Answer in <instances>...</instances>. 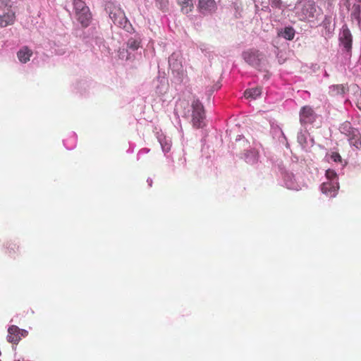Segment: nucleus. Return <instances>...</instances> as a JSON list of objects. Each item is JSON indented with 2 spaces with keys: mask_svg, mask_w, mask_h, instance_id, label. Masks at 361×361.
<instances>
[{
  "mask_svg": "<svg viewBox=\"0 0 361 361\" xmlns=\"http://www.w3.org/2000/svg\"><path fill=\"white\" fill-rule=\"evenodd\" d=\"M20 336L21 337H26L28 335V331L25 329H20Z\"/></svg>",
  "mask_w": 361,
  "mask_h": 361,
  "instance_id": "36",
  "label": "nucleus"
},
{
  "mask_svg": "<svg viewBox=\"0 0 361 361\" xmlns=\"http://www.w3.org/2000/svg\"><path fill=\"white\" fill-rule=\"evenodd\" d=\"M105 9L114 25L128 30L130 26L129 21L118 4L115 1H109L106 4Z\"/></svg>",
  "mask_w": 361,
  "mask_h": 361,
  "instance_id": "3",
  "label": "nucleus"
},
{
  "mask_svg": "<svg viewBox=\"0 0 361 361\" xmlns=\"http://www.w3.org/2000/svg\"><path fill=\"white\" fill-rule=\"evenodd\" d=\"M331 159L335 162L341 161V157L338 152H332L331 154Z\"/></svg>",
  "mask_w": 361,
  "mask_h": 361,
  "instance_id": "34",
  "label": "nucleus"
},
{
  "mask_svg": "<svg viewBox=\"0 0 361 361\" xmlns=\"http://www.w3.org/2000/svg\"><path fill=\"white\" fill-rule=\"evenodd\" d=\"M339 188L338 181H326L322 184L321 191L329 197H334L336 195Z\"/></svg>",
  "mask_w": 361,
  "mask_h": 361,
  "instance_id": "12",
  "label": "nucleus"
},
{
  "mask_svg": "<svg viewBox=\"0 0 361 361\" xmlns=\"http://www.w3.org/2000/svg\"><path fill=\"white\" fill-rule=\"evenodd\" d=\"M76 135L72 133L68 138L63 140V145L67 149H73L76 145Z\"/></svg>",
  "mask_w": 361,
  "mask_h": 361,
  "instance_id": "24",
  "label": "nucleus"
},
{
  "mask_svg": "<svg viewBox=\"0 0 361 361\" xmlns=\"http://www.w3.org/2000/svg\"><path fill=\"white\" fill-rule=\"evenodd\" d=\"M273 130H274L275 135L279 136V140L281 142H283L286 141V137L284 133H283L282 130L280 128H279V127L274 128H273Z\"/></svg>",
  "mask_w": 361,
  "mask_h": 361,
  "instance_id": "30",
  "label": "nucleus"
},
{
  "mask_svg": "<svg viewBox=\"0 0 361 361\" xmlns=\"http://www.w3.org/2000/svg\"><path fill=\"white\" fill-rule=\"evenodd\" d=\"M192 124L197 128H202L204 126V120L205 118V113L202 104L199 99H195L192 103Z\"/></svg>",
  "mask_w": 361,
  "mask_h": 361,
  "instance_id": "8",
  "label": "nucleus"
},
{
  "mask_svg": "<svg viewBox=\"0 0 361 361\" xmlns=\"http://www.w3.org/2000/svg\"><path fill=\"white\" fill-rule=\"evenodd\" d=\"M271 7L276 8H280L281 6V0H269Z\"/></svg>",
  "mask_w": 361,
  "mask_h": 361,
  "instance_id": "33",
  "label": "nucleus"
},
{
  "mask_svg": "<svg viewBox=\"0 0 361 361\" xmlns=\"http://www.w3.org/2000/svg\"><path fill=\"white\" fill-rule=\"evenodd\" d=\"M73 7L75 10V14L83 11L85 8H89L85 3L82 0H74L73 1Z\"/></svg>",
  "mask_w": 361,
  "mask_h": 361,
  "instance_id": "26",
  "label": "nucleus"
},
{
  "mask_svg": "<svg viewBox=\"0 0 361 361\" xmlns=\"http://www.w3.org/2000/svg\"><path fill=\"white\" fill-rule=\"evenodd\" d=\"M87 31L91 32L92 35V37L86 35L85 32H84L83 35L81 37L86 43H92L93 41H94L96 44L102 42V37L97 35H94V33L97 32L96 29L94 27H91Z\"/></svg>",
  "mask_w": 361,
  "mask_h": 361,
  "instance_id": "21",
  "label": "nucleus"
},
{
  "mask_svg": "<svg viewBox=\"0 0 361 361\" xmlns=\"http://www.w3.org/2000/svg\"><path fill=\"white\" fill-rule=\"evenodd\" d=\"M75 18L82 27H87L92 19V15L89 8H85L83 11L75 13Z\"/></svg>",
  "mask_w": 361,
  "mask_h": 361,
  "instance_id": "16",
  "label": "nucleus"
},
{
  "mask_svg": "<svg viewBox=\"0 0 361 361\" xmlns=\"http://www.w3.org/2000/svg\"><path fill=\"white\" fill-rule=\"evenodd\" d=\"M295 31L291 26H286L279 29L277 35L279 37L284 38L287 40H292L295 37Z\"/></svg>",
  "mask_w": 361,
  "mask_h": 361,
  "instance_id": "19",
  "label": "nucleus"
},
{
  "mask_svg": "<svg viewBox=\"0 0 361 361\" xmlns=\"http://www.w3.org/2000/svg\"><path fill=\"white\" fill-rule=\"evenodd\" d=\"M32 55V50L27 46H23L17 51V58L21 63H27Z\"/></svg>",
  "mask_w": 361,
  "mask_h": 361,
  "instance_id": "15",
  "label": "nucleus"
},
{
  "mask_svg": "<svg viewBox=\"0 0 361 361\" xmlns=\"http://www.w3.org/2000/svg\"><path fill=\"white\" fill-rule=\"evenodd\" d=\"M340 132L344 135L350 145L360 149L361 147V135L357 128L352 127L350 122L345 121L339 127Z\"/></svg>",
  "mask_w": 361,
  "mask_h": 361,
  "instance_id": "5",
  "label": "nucleus"
},
{
  "mask_svg": "<svg viewBox=\"0 0 361 361\" xmlns=\"http://www.w3.org/2000/svg\"><path fill=\"white\" fill-rule=\"evenodd\" d=\"M302 4L301 16L304 20L313 22L316 12L314 0H300Z\"/></svg>",
  "mask_w": 361,
  "mask_h": 361,
  "instance_id": "11",
  "label": "nucleus"
},
{
  "mask_svg": "<svg viewBox=\"0 0 361 361\" xmlns=\"http://www.w3.org/2000/svg\"><path fill=\"white\" fill-rule=\"evenodd\" d=\"M244 159L246 163L254 165L259 161V155L257 150L254 148L247 149L244 153Z\"/></svg>",
  "mask_w": 361,
  "mask_h": 361,
  "instance_id": "17",
  "label": "nucleus"
},
{
  "mask_svg": "<svg viewBox=\"0 0 361 361\" xmlns=\"http://www.w3.org/2000/svg\"><path fill=\"white\" fill-rule=\"evenodd\" d=\"M14 361H25V360L24 359L20 360L19 358V359H16Z\"/></svg>",
  "mask_w": 361,
  "mask_h": 361,
  "instance_id": "41",
  "label": "nucleus"
},
{
  "mask_svg": "<svg viewBox=\"0 0 361 361\" xmlns=\"http://www.w3.org/2000/svg\"><path fill=\"white\" fill-rule=\"evenodd\" d=\"M348 90V87L343 84L336 85L331 87V92H336V94H343Z\"/></svg>",
  "mask_w": 361,
  "mask_h": 361,
  "instance_id": "27",
  "label": "nucleus"
},
{
  "mask_svg": "<svg viewBox=\"0 0 361 361\" xmlns=\"http://www.w3.org/2000/svg\"><path fill=\"white\" fill-rule=\"evenodd\" d=\"M160 85H157L156 88V92L159 94H164L167 90V85L164 82H160Z\"/></svg>",
  "mask_w": 361,
  "mask_h": 361,
  "instance_id": "32",
  "label": "nucleus"
},
{
  "mask_svg": "<svg viewBox=\"0 0 361 361\" xmlns=\"http://www.w3.org/2000/svg\"><path fill=\"white\" fill-rule=\"evenodd\" d=\"M356 106L361 111V94L357 99Z\"/></svg>",
  "mask_w": 361,
  "mask_h": 361,
  "instance_id": "38",
  "label": "nucleus"
},
{
  "mask_svg": "<svg viewBox=\"0 0 361 361\" xmlns=\"http://www.w3.org/2000/svg\"><path fill=\"white\" fill-rule=\"evenodd\" d=\"M178 3L181 7L182 11L185 14L190 13L193 8L192 0H178Z\"/></svg>",
  "mask_w": 361,
  "mask_h": 361,
  "instance_id": "23",
  "label": "nucleus"
},
{
  "mask_svg": "<svg viewBox=\"0 0 361 361\" xmlns=\"http://www.w3.org/2000/svg\"><path fill=\"white\" fill-rule=\"evenodd\" d=\"M314 131V130H312V128L307 130L301 128L298 133V142L305 151H310L314 145V135H312Z\"/></svg>",
  "mask_w": 361,
  "mask_h": 361,
  "instance_id": "9",
  "label": "nucleus"
},
{
  "mask_svg": "<svg viewBox=\"0 0 361 361\" xmlns=\"http://www.w3.org/2000/svg\"><path fill=\"white\" fill-rule=\"evenodd\" d=\"M183 56L180 51H174L169 57V66L173 77L179 82H182L185 75L183 65Z\"/></svg>",
  "mask_w": 361,
  "mask_h": 361,
  "instance_id": "4",
  "label": "nucleus"
},
{
  "mask_svg": "<svg viewBox=\"0 0 361 361\" xmlns=\"http://www.w3.org/2000/svg\"><path fill=\"white\" fill-rule=\"evenodd\" d=\"M316 121V114L313 108L309 106H303L300 111V122L302 128L314 130V123Z\"/></svg>",
  "mask_w": 361,
  "mask_h": 361,
  "instance_id": "7",
  "label": "nucleus"
},
{
  "mask_svg": "<svg viewBox=\"0 0 361 361\" xmlns=\"http://www.w3.org/2000/svg\"><path fill=\"white\" fill-rule=\"evenodd\" d=\"M361 9L359 4H354L353 6V11L351 13L352 18L359 20L360 16Z\"/></svg>",
  "mask_w": 361,
  "mask_h": 361,
  "instance_id": "28",
  "label": "nucleus"
},
{
  "mask_svg": "<svg viewBox=\"0 0 361 361\" xmlns=\"http://www.w3.org/2000/svg\"><path fill=\"white\" fill-rule=\"evenodd\" d=\"M359 2H361V0H357Z\"/></svg>",
  "mask_w": 361,
  "mask_h": 361,
  "instance_id": "42",
  "label": "nucleus"
},
{
  "mask_svg": "<svg viewBox=\"0 0 361 361\" xmlns=\"http://www.w3.org/2000/svg\"><path fill=\"white\" fill-rule=\"evenodd\" d=\"M339 40L345 51L348 52L350 55H351L353 37L350 30L348 27L343 29Z\"/></svg>",
  "mask_w": 361,
  "mask_h": 361,
  "instance_id": "13",
  "label": "nucleus"
},
{
  "mask_svg": "<svg viewBox=\"0 0 361 361\" xmlns=\"http://www.w3.org/2000/svg\"><path fill=\"white\" fill-rule=\"evenodd\" d=\"M283 185L289 190H299L304 187V184L300 182L295 176L290 171H285L281 173Z\"/></svg>",
  "mask_w": 361,
  "mask_h": 361,
  "instance_id": "10",
  "label": "nucleus"
},
{
  "mask_svg": "<svg viewBox=\"0 0 361 361\" xmlns=\"http://www.w3.org/2000/svg\"><path fill=\"white\" fill-rule=\"evenodd\" d=\"M147 183H148V185H149V186H152V180L151 178H148V179L147 180Z\"/></svg>",
  "mask_w": 361,
  "mask_h": 361,
  "instance_id": "40",
  "label": "nucleus"
},
{
  "mask_svg": "<svg viewBox=\"0 0 361 361\" xmlns=\"http://www.w3.org/2000/svg\"><path fill=\"white\" fill-rule=\"evenodd\" d=\"M261 94L262 89L260 87H254L246 90L244 92V96L247 99H256Z\"/></svg>",
  "mask_w": 361,
  "mask_h": 361,
  "instance_id": "22",
  "label": "nucleus"
},
{
  "mask_svg": "<svg viewBox=\"0 0 361 361\" xmlns=\"http://www.w3.org/2000/svg\"><path fill=\"white\" fill-rule=\"evenodd\" d=\"M20 328L16 325H12L8 327L7 341L9 343L17 344L20 341Z\"/></svg>",
  "mask_w": 361,
  "mask_h": 361,
  "instance_id": "18",
  "label": "nucleus"
},
{
  "mask_svg": "<svg viewBox=\"0 0 361 361\" xmlns=\"http://www.w3.org/2000/svg\"><path fill=\"white\" fill-rule=\"evenodd\" d=\"M219 88V86L218 85H215L211 88V90H208V92H209V94H211L214 91L218 90Z\"/></svg>",
  "mask_w": 361,
  "mask_h": 361,
  "instance_id": "39",
  "label": "nucleus"
},
{
  "mask_svg": "<svg viewBox=\"0 0 361 361\" xmlns=\"http://www.w3.org/2000/svg\"><path fill=\"white\" fill-rule=\"evenodd\" d=\"M154 1L156 6L161 11H165L168 6V0H154Z\"/></svg>",
  "mask_w": 361,
  "mask_h": 361,
  "instance_id": "31",
  "label": "nucleus"
},
{
  "mask_svg": "<svg viewBox=\"0 0 361 361\" xmlns=\"http://www.w3.org/2000/svg\"><path fill=\"white\" fill-rule=\"evenodd\" d=\"M325 175L328 180L327 181H338L337 174L334 170H326Z\"/></svg>",
  "mask_w": 361,
  "mask_h": 361,
  "instance_id": "29",
  "label": "nucleus"
},
{
  "mask_svg": "<svg viewBox=\"0 0 361 361\" xmlns=\"http://www.w3.org/2000/svg\"><path fill=\"white\" fill-rule=\"evenodd\" d=\"M158 141L161 147L163 152L166 154L168 153L171 147V140L169 137H166L164 135H160L157 137Z\"/></svg>",
  "mask_w": 361,
  "mask_h": 361,
  "instance_id": "20",
  "label": "nucleus"
},
{
  "mask_svg": "<svg viewBox=\"0 0 361 361\" xmlns=\"http://www.w3.org/2000/svg\"><path fill=\"white\" fill-rule=\"evenodd\" d=\"M242 56L246 63L258 71H263L267 68V60L266 56L258 49H247L243 52Z\"/></svg>",
  "mask_w": 361,
  "mask_h": 361,
  "instance_id": "2",
  "label": "nucleus"
},
{
  "mask_svg": "<svg viewBox=\"0 0 361 361\" xmlns=\"http://www.w3.org/2000/svg\"><path fill=\"white\" fill-rule=\"evenodd\" d=\"M150 149L149 148H142L137 153V159H140V156L144 154H147Z\"/></svg>",
  "mask_w": 361,
  "mask_h": 361,
  "instance_id": "35",
  "label": "nucleus"
},
{
  "mask_svg": "<svg viewBox=\"0 0 361 361\" xmlns=\"http://www.w3.org/2000/svg\"><path fill=\"white\" fill-rule=\"evenodd\" d=\"M142 50L141 36L135 34L128 38L126 48L122 47L118 49V56L121 60L133 61L142 57Z\"/></svg>",
  "mask_w": 361,
  "mask_h": 361,
  "instance_id": "1",
  "label": "nucleus"
},
{
  "mask_svg": "<svg viewBox=\"0 0 361 361\" xmlns=\"http://www.w3.org/2000/svg\"><path fill=\"white\" fill-rule=\"evenodd\" d=\"M11 0H0V27L12 25L15 21V13L11 9Z\"/></svg>",
  "mask_w": 361,
  "mask_h": 361,
  "instance_id": "6",
  "label": "nucleus"
},
{
  "mask_svg": "<svg viewBox=\"0 0 361 361\" xmlns=\"http://www.w3.org/2000/svg\"><path fill=\"white\" fill-rule=\"evenodd\" d=\"M255 8L257 13L259 11V9L264 12H270L271 9L269 6V2L268 1H262L261 2L259 1H256Z\"/></svg>",
  "mask_w": 361,
  "mask_h": 361,
  "instance_id": "25",
  "label": "nucleus"
},
{
  "mask_svg": "<svg viewBox=\"0 0 361 361\" xmlns=\"http://www.w3.org/2000/svg\"><path fill=\"white\" fill-rule=\"evenodd\" d=\"M198 9L204 15L211 14L216 9V4L214 0H198Z\"/></svg>",
  "mask_w": 361,
  "mask_h": 361,
  "instance_id": "14",
  "label": "nucleus"
},
{
  "mask_svg": "<svg viewBox=\"0 0 361 361\" xmlns=\"http://www.w3.org/2000/svg\"><path fill=\"white\" fill-rule=\"evenodd\" d=\"M324 27H327L328 25L331 24V20L329 18H325V20L322 23Z\"/></svg>",
  "mask_w": 361,
  "mask_h": 361,
  "instance_id": "37",
  "label": "nucleus"
}]
</instances>
